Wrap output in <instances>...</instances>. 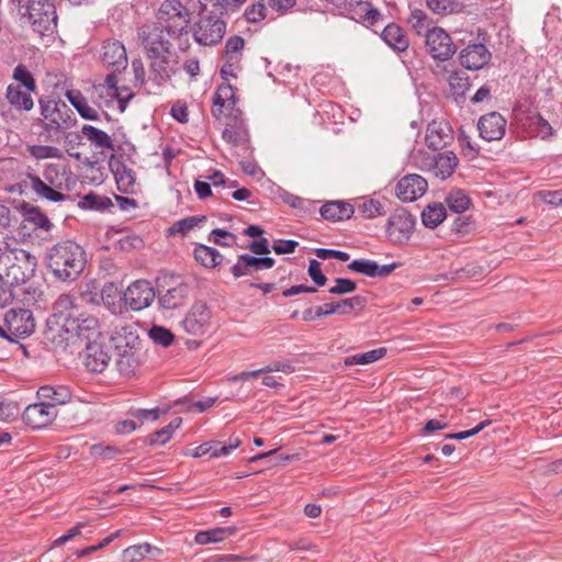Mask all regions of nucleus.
<instances>
[{
	"mask_svg": "<svg viewBox=\"0 0 562 562\" xmlns=\"http://www.w3.org/2000/svg\"><path fill=\"white\" fill-rule=\"evenodd\" d=\"M459 59L467 69L477 70L490 61L491 53L483 44H471L461 50Z\"/></svg>",
	"mask_w": 562,
	"mask_h": 562,
	"instance_id": "aec40b11",
	"label": "nucleus"
},
{
	"mask_svg": "<svg viewBox=\"0 0 562 562\" xmlns=\"http://www.w3.org/2000/svg\"><path fill=\"white\" fill-rule=\"evenodd\" d=\"M257 271H260L258 258L246 254L240 255L237 262L232 267V273L235 278L250 276Z\"/></svg>",
	"mask_w": 562,
	"mask_h": 562,
	"instance_id": "e433bc0d",
	"label": "nucleus"
},
{
	"mask_svg": "<svg viewBox=\"0 0 562 562\" xmlns=\"http://www.w3.org/2000/svg\"><path fill=\"white\" fill-rule=\"evenodd\" d=\"M193 38L196 43L204 46L218 44L226 32V23L221 16L204 8L198 21L191 27Z\"/></svg>",
	"mask_w": 562,
	"mask_h": 562,
	"instance_id": "39448f33",
	"label": "nucleus"
},
{
	"mask_svg": "<svg viewBox=\"0 0 562 562\" xmlns=\"http://www.w3.org/2000/svg\"><path fill=\"white\" fill-rule=\"evenodd\" d=\"M543 202L553 205V206H562V189L560 190H542L536 193Z\"/></svg>",
	"mask_w": 562,
	"mask_h": 562,
	"instance_id": "69168bd1",
	"label": "nucleus"
},
{
	"mask_svg": "<svg viewBox=\"0 0 562 562\" xmlns=\"http://www.w3.org/2000/svg\"><path fill=\"white\" fill-rule=\"evenodd\" d=\"M148 335L154 340V342L159 344L164 347L170 346L173 341L172 333L165 327L154 326L149 330Z\"/></svg>",
	"mask_w": 562,
	"mask_h": 562,
	"instance_id": "4d7b16f0",
	"label": "nucleus"
},
{
	"mask_svg": "<svg viewBox=\"0 0 562 562\" xmlns=\"http://www.w3.org/2000/svg\"><path fill=\"white\" fill-rule=\"evenodd\" d=\"M359 213L366 218H374L385 214L384 207L380 201L374 199L363 200L358 205Z\"/></svg>",
	"mask_w": 562,
	"mask_h": 562,
	"instance_id": "09e8293b",
	"label": "nucleus"
},
{
	"mask_svg": "<svg viewBox=\"0 0 562 562\" xmlns=\"http://www.w3.org/2000/svg\"><path fill=\"white\" fill-rule=\"evenodd\" d=\"M385 355H386L385 348H378V349L370 350L368 352L349 356V357L345 358L344 363L346 367H351V366H356V364H361V366L370 364V363H373V362L382 359Z\"/></svg>",
	"mask_w": 562,
	"mask_h": 562,
	"instance_id": "79ce46f5",
	"label": "nucleus"
},
{
	"mask_svg": "<svg viewBox=\"0 0 562 562\" xmlns=\"http://www.w3.org/2000/svg\"><path fill=\"white\" fill-rule=\"evenodd\" d=\"M267 184H268V189L270 190V193L273 196L280 198L284 203H286L291 207L303 211V212H307L310 210V207H308V205L311 204L310 201H307L301 196L294 195V194L288 192L286 190L282 189L279 186H276L274 182L271 181L270 179L268 180Z\"/></svg>",
	"mask_w": 562,
	"mask_h": 562,
	"instance_id": "473e14b6",
	"label": "nucleus"
},
{
	"mask_svg": "<svg viewBox=\"0 0 562 562\" xmlns=\"http://www.w3.org/2000/svg\"><path fill=\"white\" fill-rule=\"evenodd\" d=\"M75 308V297L70 294H61L55 302V310L60 314L77 313Z\"/></svg>",
	"mask_w": 562,
	"mask_h": 562,
	"instance_id": "680f3d73",
	"label": "nucleus"
},
{
	"mask_svg": "<svg viewBox=\"0 0 562 562\" xmlns=\"http://www.w3.org/2000/svg\"><path fill=\"white\" fill-rule=\"evenodd\" d=\"M229 121L223 131V138L234 147H241L248 149L249 134L244 120L240 117V111L228 115Z\"/></svg>",
	"mask_w": 562,
	"mask_h": 562,
	"instance_id": "dca6fc26",
	"label": "nucleus"
},
{
	"mask_svg": "<svg viewBox=\"0 0 562 562\" xmlns=\"http://www.w3.org/2000/svg\"><path fill=\"white\" fill-rule=\"evenodd\" d=\"M413 159L420 170L435 171L437 176H451L459 164V159L453 151H443L438 155L417 151L413 155Z\"/></svg>",
	"mask_w": 562,
	"mask_h": 562,
	"instance_id": "6e6552de",
	"label": "nucleus"
},
{
	"mask_svg": "<svg viewBox=\"0 0 562 562\" xmlns=\"http://www.w3.org/2000/svg\"><path fill=\"white\" fill-rule=\"evenodd\" d=\"M55 417L56 409L45 402L29 405L22 415L24 423L32 428L46 427Z\"/></svg>",
	"mask_w": 562,
	"mask_h": 562,
	"instance_id": "f3484780",
	"label": "nucleus"
},
{
	"mask_svg": "<svg viewBox=\"0 0 562 562\" xmlns=\"http://www.w3.org/2000/svg\"><path fill=\"white\" fill-rule=\"evenodd\" d=\"M87 263L86 251L72 241L65 240L54 245L46 255V265L53 276L63 282L79 278Z\"/></svg>",
	"mask_w": 562,
	"mask_h": 562,
	"instance_id": "f257e3e1",
	"label": "nucleus"
},
{
	"mask_svg": "<svg viewBox=\"0 0 562 562\" xmlns=\"http://www.w3.org/2000/svg\"><path fill=\"white\" fill-rule=\"evenodd\" d=\"M7 98L10 104L19 110L30 111L34 105L29 91H22L19 86L10 85L7 90Z\"/></svg>",
	"mask_w": 562,
	"mask_h": 562,
	"instance_id": "4c0bfd02",
	"label": "nucleus"
},
{
	"mask_svg": "<svg viewBox=\"0 0 562 562\" xmlns=\"http://www.w3.org/2000/svg\"><path fill=\"white\" fill-rule=\"evenodd\" d=\"M19 415L16 403L0 400V420L9 422L15 419Z\"/></svg>",
	"mask_w": 562,
	"mask_h": 562,
	"instance_id": "0e129e2a",
	"label": "nucleus"
},
{
	"mask_svg": "<svg viewBox=\"0 0 562 562\" xmlns=\"http://www.w3.org/2000/svg\"><path fill=\"white\" fill-rule=\"evenodd\" d=\"M181 424H182L181 417L173 418L167 426L153 432L147 439L148 443L151 446L167 443L173 436V432L178 428H180Z\"/></svg>",
	"mask_w": 562,
	"mask_h": 562,
	"instance_id": "a19ab883",
	"label": "nucleus"
},
{
	"mask_svg": "<svg viewBox=\"0 0 562 562\" xmlns=\"http://www.w3.org/2000/svg\"><path fill=\"white\" fill-rule=\"evenodd\" d=\"M426 4L436 14H452L463 8L461 0H426Z\"/></svg>",
	"mask_w": 562,
	"mask_h": 562,
	"instance_id": "c03bdc74",
	"label": "nucleus"
},
{
	"mask_svg": "<svg viewBox=\"0 0 562 562\" xmlns=\"http://www.w3.org/2000/svg\"><path fill=\"white\" fill-rule=\"evenodd\" d=\"M244 15L249 23H257L262 21L267 16V8L263 0H260L248 7Z\"/></svg>",
	"mask_w": 562,
	"mask_h": 562,
	"instance_id": "864d4df0",
	"label": "nucleus"
},
{
	"mask_svg": "<svg viewBox=\"0 0 562 562\" xmlns=\"http://www.w3.org/2000/svg\"><path fill=\"white\" fill-rule=\"evenodd\" d=\"M37 259L29 251L11 248L7 241L0 246V281L4 286H13L30 280L36 269Z\"/></svg>",
	"mask_w": 562,
	"mask_h": 562,
	"instance_id": "f03ea898",
	"label": "nucleus"
},
{
	"mask_svg": "<svg viewBox=\"0 0 562 562\" xmlns=\"http://www.w3.org/2000/svg\"><path fill=\"white\" fill-rule=\"evenodd\" d=\"M44 128L48 132H65L76 123L71 109L64 102L42 103Z\"/></svg>",
	"mask_w": 562,
	"mask_h": 562,
	"instance_id": "1a4fd4ad",
	"label": "nucleus"
},
{
	"mask_svg": "<svg viewBox=\"0 0 562 562\" xmlns=\"http://www.w3.org/2000/svg\"><path fill=\"white\" fill-rule=\"evenodd\" d=\"M371 7V3L367 1L357 0V2L348 5V8L345 11H347L350 14L351 19L358 22H362V20L367 15V11H369Z\"/></svg>",
	"mask_w": 562,
	"mask_h": 562,
	"instance_id": "bf43d9fd",
	"label": "nucleus"
},
{
	"mask_svg": "<svg viewBox=\"0 0 562 562\" xmlns=\"http://www.w3.org/2000/svg\"><path fill=\"white\" fill-rule=\"evenodd\" d=\"M245 41L240 36L229 37L225 45V57L231 60H239L238 55L243 50Z\"/></svg>",
	"mask_w": 562,
	"mask_h": 562,
	"instance_id": "6e6d98bb",
	"label": "nucleus"
},
{
	"mask_svg": "<svg viewBox=\"0 0 562 562\" xmlns=\"http://www.w3.org/2000/svg\"><path fill=\"white\" fill-rule=\"evenodd\" d=\"M30 153L36 159L55 158L61 156V153L58 148L44 145H35L30 147Z\"/></svg>",
	"mask_w": 562,
	"mask_h": 562,
	"instance_id": "052dcab7",
	"label": "nucleus"
},
{
	"mask_svg": "<svg viewBox=\"0 0 562 562\" xmlns=\"http://www.w3.org/2000/svg\"><path fill=\"white\" fill-rule=\"evenodd\" d=\"M448 207L454 213H463L469 210L471 200L461 189L451 190L445 199Z\"/></svg>",
	"mask_w": 562,
	"mask_h": 562,
	"instance_id": "ea45409f",
	"label": "nucleus"
},
{
	"mask_svg": "<svg viewBox=\"0 0 562 562\" xmlns=\"http://www.w3.org/2000/svg\"><path fill=\"white\" fill-rule=\"evenodd\" d=\"M383 41L393 49L404 52L408 48V38L395 23L387 24L382 32Z\"/></svg>",
	"mask_w": 562,
	"mask_h": 562,
	"instance_id": "2f4dec72",
	"label": "nucleus"
},
{
	"mask_svg": "<svg viewBox=\"0 0 562 562\" xmlns=\"http://www.w3.org/2000/svg\"><path fill=\"white\" fill-rule=\"evenodd\" d=\"M155 27L177 37L187 29L190 21L189 10L179 0H165L157 11Z\"/></svg>",
	"mask_w": 562,
	"mask_h": 562,
	"instance_id": "20e7f679",
	"label": "nucleus"
},
{
	"mask_svg": "<svg viewBox=\"0 0 562 562\" xmlns=\"http://www.w3.org/2000/svg\"><path fill=\"white\" fill-rule=\"evenodd\" d=\"M113 205L112 201L108 196H100L95 193H88L83 195L78 206L85 210L105 211Z\"/></svg>",
	"mask_w": 562,
	"mask_h": 562,
	"instance_id": "37998d69",
	"label": "nucleus"
},
{
	"mask_svg": "<svg viewBox=\"0 0 562 562\" xmlns=\"http://www.w3.org/2000/svg\"><path fill=\"white\" fill-rule=\"evenodd\" d=\"M9 330L15 336H30L35 329L33 314L26 308H12L4 315Z\"/></svg>",
	"mask_w": 562,
	"mask_h": 562,
	"instance_id": "2eb2a0df",
	"label": "nucleus"
},
{
	"mask_svg": "<svg viewBox=\"0 0 562 562\" xmlns=\"http://www.w3.org/2000/svg\"><path fill=\"white\" fill-rule=\"evenodd\" d=\"M63 331L66 340L75 342L77 339L93 341L100 336L99 321L91 315L69 313L66 315Z\"/></svg>",
	"mask_w": 562,
	"mask_h": 562,
	"instance_id": "0eeeda50",
	"label": "nucleus"
},
{
	"mask_svg": "<svg viewBox=\"0 0 562 562\" xmlns=\"http://www.w3.org/2000/svg\"><path fill=\"white\" fill-rule=\"evenodd\" d=\"M210 321L211 311L207 305L203 302H195L184 317L182 325L187 333L200 336L207 330Z\"/></svg>",
	"mask_w": 562,
	"mask_h": 562,
	"instance_id": "ddd939ff",
	"label": "nucleus"
},
{
	"mask_svg": "<svg viewBox=\"0 0 562 562\" xmlns=\"http://www.w3.org/2000/svg\"><path fill=\"white\" fill-rule=\"evenodd\" d=\"M506 121L497 112L481 116L477 123L480 135L491 142L501 139L505 134Z\"/></svg>",
	"mask_w": 562,
	"mask_h": 562,
	"instance_id": "6ab92c4d",
	"label": "nucleus"
},
{
	"mask_svg": "<svg viewBox=\"0 0 562 562\" xmlns=\"http://www.w3.org/2000/svg\"><path fill=\"white\" fill-rule=\"evenodd\" d=\"M119 450L112 446L93 445L91 447V453L94 457H101L105 460H111L115 457Z\"/></svg>",
	"mask_w": 562,
	"mask_h": 562,
	"instance_id": "774afa93",
	"label": "nucleus"
},
{
	"mask_svg": "<svg viewBox=\"0 0 562 562\" xmlns=\"http://www.w3.org/2000/svg\"><path fill=\"white\" fill-rule=\"evenodd\" d=\"M156 293L147 280H136L124 292V302L134 311H140L149 306L155 300Z\"/></svg>",
	"mask_w": 562,
	"mask_h": 562,
	"instance_id": "f8f14e48",
	"label": "nucleus"
},
{
	"mask_svg": "<svg viewBox=\"0 0 562 562\" xmlns=\"http://www.w3.org/2000/svg\"><path fill=\"white\" fill-rule=\"evenodd\" d=\"M236 97L233 87L229 83L221 85L214 95L212 114L220 119L225 111H229L228 115L236 113Z\"/></svg>",
	"mask_w": 562,
	"mask_h": 562,
	"instance_id": "b1692460",
	"label": "nucleus"
},
{
	"mask_svg": "<svg viewBox=\"0 0 562 562\" xmlns=\"http://www.w3.org/2000/svg\"><path fill=\"white\" fill-rule=\"evenodd\" d=\"M27 20L34 32L50 36L57 29V14L49 0H30L26 7Z\"/></svg>",
	"mask_w": 562,
	"mask_h": 562,
	"instance_id": "423d86ee",
	"label": "nucleus"
},
{
	"mask_svg": "<svg viewBox=\"0 0 562 562\" xmlns=\"http://www.w3.org/2000/svg\"><path fill=\"white\" fill-rule=\"evenodd\" d=\"M353 213V205L345 201H328L319 209L321 216L330 222L349 220Z\"/></svg>",
	"mask_w": 562,
	"mask_h": 562,
	"instance_id": "c85d7f7f",
	"label": "nucleus"
},
{
	"mask_svg": "<svg viewBox=\"0 0 562 562\" xmlns=\"http://www.w3.org/2000/svg\"><path fill=\"white\" fill-rule=\"evenodd\" d=\"M81 357L83 366L93 373H102L111 360L108 348L97 340L87 342Z\"/></svg>",
	"mask_w": 562,
	"mask_h": 562,
	"instance_id": "4468645a",
	"label": "nucleus"
},
{
	"mask_svg": "<svg viewBox=\"0 0 562 562\" xmlns=\"http://www.w3.org/2000/svg\"><path fill=\"white\" fill-rule=\"evenodd\" d=\"M112 342L115 352H126L142 348L137 329L133 325H125L119 328L112 336Z\"/></svg>",
	"mask_w": 562,
	"mask_h": 562,
	"instance_id": "a878e982",
	"label": "nucleus"
},
{
	"mask_svg": "<svg viewBox=\"0 0 562 562\" xmlns=\"http://www.w3.org/2000/svg\"><path fill=\"white\" fill-rule=\"evenodd\" d=\"M447 216L446 207L442 203H434L426 206L422 212V222L428 228H436Z\"/></svg>",
	"mask_w": 562,
	"mask_h": 562,
	"instance_id": "72a5a7b5",
	"label": "nucleus"
},
{
	"mask_svg": "<svg viewBox=\"0 0 562 562\" xmlns=\"http://www.w3.org/2000/svg\"><path fill=\"white\" fill-rule=\"evenodd\" d=\"M453 139L452 128L446 121L430 122L426 130L425 142L428 148L441 149Z\"/></svg>",
	"mask_w": 562,
	"mask_h": 562,
	"instance_id": "a211bd4d",
	"label": "nucleus"
},
{
	"mask_svg": "<svg viewBox=\"0 0 562 562\" xmlns=\"http://www.w3.org/2000/svg\"><path fill=\"white\" fill-rule=\"evenodd\" d=\"M139 40L151 60L150 68L159 81L168 80L175 72L176 59L170 52V43L158 27L142 26Z\"/></svg>",
	"mask_w": 562,
	"mask_h": 562,
	"instance_id": "7ed1b4c3",
	"label": "nucleus"
},
{
	"mask_svg": "<svg viewBox=\"0 0 562 562\" xmlns=\"http://www.w3.org/2000/svg\"><path fill=\"white\" fill-rule=\"evenodd\" d=\"M428 189L426 178H401L396 184V196L403 202H413Z\"/></svg>",
	"mask_w": 562,
	"mask_h": 562,
	"instance_id": "412c9836",
	"label": "nucleus"
},
{
	"mask_svg": "<svg viewBox=\"0 0 562 562\" xmlns=\"http://www.w3.org/2000/svg\"><path fill=\"white\" fill-rule=\"evenodd\" d=\"M425 42L428 53L436 60H448L457 49L449 34L441 27L427 30Z\"/></svg>",
	"mask_w": 562,
	"mask_h": 562,
	"instance_id": "9b49d317",
	"label": "nucleus"
},
{
	"mask_svg": "<svg viewBox=\"0 0 562 562\" xmlns=\"http://www.w3.org/2000/svg\"><path fill=\"white\" fill-rule=\"evenodd\" d=\"M308 276L318 286H324L327 282V278L322 272L321 263L316 259L310 260Z\"/></svg>",
	"mask_w": 562,
	"mask_h": 562,
	"instance_id": "338daca9",
	"label": "nucleus"
},
{
	"mask_svg": "<svg viewBox=\"0 0 562 562\" xmlns=\"http://www.w3.org/2000/svg\"><path fill=\"white\" fill-rule=\"evenodd\" d=\"M237 532V528L234 526L229 527H217L210 530H203L196 532L194 537V541L198 544L205 546L209 543H217L221 542Z\"/></svg>",
	"mask_w": 562,
	"mask_h": 562,
	"instance_id": "7c9ffc66",
	"label": "nucleus"
},
{
	"mask_svg": "<svg viewBox=\"0 0 562 562\" xmlns=\"http://www.w3.org/2000/svg\"><path fill=\"white\" fill-rule=\"evenodd\" d=\"M206 222V217L204 215H195V216H189L186 218H182L180 221H177L170 228L169 234L176 235L181 234L186 235L190 233L195 227L204 224Z\"/></svg>",
	"mask_w": 562,
	"mask_h": 562,
	"instance_id": "a18cd8bd",
	"label": "nucleus"
},
{
	"mask_svg": "<svg viewBox=\"0 0 562 562\" xmlns=\"http://www.w3.org/2000/svg\"><path fill=\"white\" fill-rule=\"evenodd\" d=\"M367 304V299L361 295H356L349 299L341 300L336 303H326L315 308L316 316H328L335 313L348 314L356 308H363Z\"/></svg>",
	"mask_w": 562,
	"mask_h": 562,
	"instance_id": "393cba45",
	"label": "nucleus"
},
{
	"mask_svg": "<svg viewBox=\"0 0 562 562\" xmlns=\"http://www.w3.org/2000/svg\"><path fill=\"white\" fill-rule=\"evenodd\" d=\"M336 284L329 289L330 294H346L351 293L357 289V284L355 281L345 278L336 279Z\"/></svg>",
	"mask_w": 562,
	"mask_h": 562,
	"instance_id": "e2e57ef3",
	"label": "nucleus"
},
{
	"mask_svg": "<svg viewBox=\"0 0 562 562\" xmlns=\"http://www.w3.org/2000/svg\"><path fill=\"white\" fill-rule=\"evenodd\" d=\"M153 550L154 548L149 543L131 546L123 551V558L127 562H138Z\"/></svg>",
	"mask_w": 562,
	"mask_h": 562,
	"instance_id": "3c124183",
	"label": "nucleus"
},
{
	"mask_svg": "<svg viewBox=\"0 0 562 562\" xmlns=\"http://www.w3.org/2000/svg\"><path fill=\"white\" fill-rule=\"evenodd\" d=\"M414 227L415 218L406 210L398 209L387 220V238L394 244H403L411 238Z\"/></svg>",
	"mask_w": 562,
	"mask_h": 562,
	"instance_id": "9d476101",
	"label": "nucleus"
},
{
	"mask_svg": "<svg viewBox=\"0 0 562 562\" xmlns=\"http://www.w3.org/2000/svg\"><path fill=\"white\" fill-rule=\"evenodd\" d=\"M81 133L87 140L90 142L98 149L112 148L113 143L111 137L103 131L92 126V125H83L81 128Z\"/></svg>",
	"mask_w": 562,
	"mask_h": 562,
	"instance_id": "f704fd0d",
	"label": "nucleus"
},
{
	"mask_svg": "<svg viewBox=\"0 0 562 562\" xmlns=\"http://www.w3.org/2000/svg\"><path fill=\"white\" fill-rule=\"evenodd\" d=\"M397 267V263L379 266L375 261L370 259H356L348 265L350 270L371 278L387 277Z\"/></svg>",
	"mask_w": 562,
	"mask_h": 562,
	"instance_id": "cd10ccee",
	"label": "nucleus"
},
{
	"mask_svg": "<svg viewBox=\"0 0 562 562\" xmlns=\"http://www.w3.org/2000/svg\"><path fill=\"white\" fill-rule=\"evenodd\" d=\"M13 78L25 87L27 91H34L36 88L35 80L27 68L23 65H18L14 68Z\"/></svg>",
	"mask_w": 562,
	"mask_h": 562,
	"instance_id": "5fc2aeb1",
	"label": "nucleus"
},
{
	"mask_svg": "<svg viewBox=\"0 0 562 562\" xmlns=\"http://www.w3.org/2000/svg\"><path fill=\"white\" fill-rule=\"evenodd\" d=\"M194 258L205 268H214L222 261L223 256L215 248L199 245L194 249Z\"/></svg>",
	"mask_w": 562,
	"mask_h": 562,
	"instance_id": "58836bf2",
	"label": "nucleus"
},
{
	"mask_svg": "<svg viewBox=\"0 0 562 562\" xmlns=\"http://www.w3.org/2000/svg\"><path fill=\"white\" fill-rule=\"evenodd\" d=\"M37 396L50 407L64 405L71 400V392L65 385H43L37 390Z\"/></svg>",
	"mask_w": 562,
	"mask_h": 562,
	"instance_id": "c756f323",
	"label": "nucleus"
},
{
	"mask_svg": "<svg viewBox=\"0 0 562 562\" xmlns=\"http://www.w3.org/2000/svg\"><path fill=\"white\" fill-rule=\"evenodd\" d=\"M101 60L103 65L114 68L115 71L125 69L127 66V55L124 45L119 41L104 42Z\"/></svg>",
	"mask_w": 562,
	"mask_h": 562,
	"instance_id": "4be33fe9",
	"label": "nucleus"
},
{
	"mask_svg": "<svg viewBox=\"0 0 562 562\" xmlns=\"http://www.w3.org/2000/svg\"><path fill=\"white\" fill-rule=\"evenodd\" d=\"M190 286L183 281H176L165 293L159 292L158 301L164 308L173 310L183 305L188 299Z\"/></svg>",
	"mask_w": 562,
	"mask_h": 562,
	"instance_id": "bb28decb",
	"label": "nucleus"
},
{
	"mask_svg": "<svg viewBox=\"0 0 562 562\" xmlns=\"http://www.w3.org/2000/svg\"><path fill=\"white\" fill-rule=\"evenodd\" d=\"M95 89L100 90L101 92L105 91L109 97L116 98L120 103H125L132 98L131 93L123 95L120 92V89L117 87V77L114 72L109 74L105 77L104 83L99 85L98 87H95Z\"/></svg>",
	"mask_w": 562,
	"mask_h": 562,
	"instance_id": "49530a36",
	"label": "nucleus"
},
{
	"mask_svg": "<svg viewBox=\"0 0 562 562\" xmlns=\"http://www.w3.org/2000/svg\"><path fill=\"white\" fill-rule=\"evenodd\" d=\"M408 22L418 35L424 34L426 36L427 30H430L431 20L422 10L412 11Z\"/></svg>",
	"mask_w": 562,
	"mask_h": 562,
	"instance_id": "8fccbe9b",
	"label": "nucleus"
},
{
	"mask_svg": "<svg viewBox=\"0 0 562 562\" xmlns=\"http://www.w3.org/2000/svg\"><path fill=\"white\" fill-rule=\"evenodd\" d=\"M33 182V189L36 191L37 194L46 198L47 200L57 202L61 201L64 199L63 193L56 191L55 189L50 188L48 184L43 182L41 178H31Z\"/></svg>",
	"mask_w": 562,
	"mask_h": 562,
	"instance_id": "603ef678",
	"label": "nucleus"
},
{
	"mask_svg": "<svg viewBox=\"0 0 562 562\" xmlns=\"http://www.w3.org/2000/svg\"><path fill=\"white\" fill-rule=\"evenodd\" d=\"M69 102L76 108L78 113L87 120H97L98 111L90 106L85 99V97L80 93V91L70 90L66 93Z\"/></svg>",
	"mask_w": 562,
	"mask_h": 562,
	"instance_id": "c9c22d12",
	"label": "nucleus"
},
{
	"mask_svg": "<svg viewBox=\"0 0 562 562\" xmlns=\"http://www.w3.org/2000/svg\"><path fill=\"white\" fill-rule=\"evenodd\" d=\"M161 414L160 408H151V409H144V408H131L128 411V415L134 417L135 419L139 420L140 424H143L145 420H157L159 419Z\"/></svg>",
	"mask_w": 562,
	"mask_h": 562,
	"instance_id": "13d9d810",
	"label": "nucleus"
},
{
	"mask_svg": "<svg viewBox=\"0 0 562 562\" xmlns=\"http://www.w3.org/2000/svg\"><path fill=\"white\" fill-rule=\"evenodd\" d=\"M530 126L538 137L546 140L554 135L552 125L541 115L530 117Z\"/></svg>",
	"mask_w": 562,
	"mask_h": 562,
	"instance_id": "de8ad7c7",
	"label": "nucleus"
},
{
	"mask_svg": "<svg viewBox=\"0 0 562 562\" xmlns=\"http://www.w3.org/2000/svg\"><path fill=\"white\" fill-rule=\"evenodd\" d=\"M115 366L117 371L123 376H133L140 371V368L144 363V352L142 348L134 349L126 352L117 351Z\"/></svg>",
	"mask_w": 562,
	"mask_h": 562,
	"instance_id": "5701e85b",
	"label": "nucleus"
}]
</instances>
